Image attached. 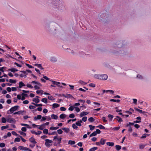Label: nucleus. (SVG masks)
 I'll return each mask as SVG.
<instances>
[{
    "label": "nucleus",
    "mask_w": 151,
    "mask_h": 151,
    "mask_svg": "<svg viewBox=\"0 0 151 151\" xmlns=\"http://www.w3.org/2000/svg\"><path fill=\"white\" fill-rule=\"evenodd\" d=\"M94 77L97 79L105 80H106L107 79L108 77L107 75L106 74H95L94 75Z\"/></svg>",
    "instance_id": "nucleus-1"
},
{
    "label": "nucleus",
    "mask_w": 151,
    "mask_h": 151,
    "mask_svg": "<svg viewBox=\"0 0 151 151\" xmlns=\"http://www.w3.org/2000/svg\"><path fill=\"white\" fill-rule=\"evenodd\" d=\"M19 107V106H15L11 107L10 109L8 110L7 112V113L8 114H10L13 113L14 112L18 110V108Z\"/></svg>",
    "instance_id": "nucleus-2"
},
{
    "label": "nucleus",
    "mask_w": 151,
    "mask_h": 151,
    "mask_svg": "<svg viewBox=\"0 0 151 151\" xmlns=\"http://www.w3.org/2000/svg\"><path fill=\"white\" fill-rule=\"evenodd\" d=\"M45 141V145L48 147H49L51 145L49 143H52L53 142L52 141L48 139H46Z\"/></svg>",
    "instance_id": "nucleus-3"
},
{
    "label": "nucleus",
    "mask_w": 151,
    "mask_h": 151,
    "mask_svg": "<svg viewBox=\"0 0 151 151\" xmlns=\"http://www.w3.org/2000/svg\"><path fill=\"white\" fill-rule=\"evenodd\" d=\"M62 139V138L61 137L58 138L57 136H55L54 137L53 140L55 141H57V140L58 141V144H59L61 143Z\"/></svg>",
    "instance_id": "nucleus-4"
},
{
    "label": "nucleus",
    "mask_w": 151,
    "mask_h": 151,
    "mask_svg": "<svg viewBox=\"0 0 151 151\" xmlns=\"http://www.w3.org/2000/svg\"><path fill=\"white\" fill-rule=\"evenodd\" d=\"M7 122L9 123H15L16 121L13 118H8L7 119Z\"/></svg>",
    "instance_id": "nucleus-5"
},
{
    "label": "nucleus",
    "mask_w": 151,
    "mask_h": 151,
    "mask_svg": "<svg viewBox=\"0 0 151 151\" xmlns=\"http://www.w3.org/2000/svg\"><path fill=\"white\" fill-rule=\"evenodd\" d=\"M108 17V15H107L106 13H104L100 15V17L101 18L103 19H106V18H107Z\"/></svg>",
    "instance_id": "nucleus-6"
},
{
    "label": "nucleus",
    "mask_w": 151,
    "mask_h": 151,
    "mask_svg": "<svg viewBox=\"0 0 151 151\" xmlns=\"http://www.w3.org/2000/svg\"><path fill=\"white\" fill-rule=\"evenodd\" d=\"M29 141L31 143L34 144H35L37 143V142L35 140V138L33 137H32L29 138Z\"/></svg>",
    "instance_id": "nucleus-7"
},
{
    "label": "nucleus",
    "mask_w": 151,
    "mask_h": 151,
    "mask_svg": "<svg viewBox=\"0 0 151 151\" xmlns=\"http://www.w3.org/2000/svg\"><path fill=\"white\" fill-rule=\"evenodd\" d=\"M51 81L52 82V84L54 85H56L59 87H61V86L59 85L60 84V83L59 82L55 81Z\"/></svg>",
    "instance_id": "nucleus-8"
},
{
    "label": "nucleus",
    "mask_w": 151,
    "mask_h": 151,
    "mask_svg": "<svg viewBox=\"0 0 151 151\" xmlns=\"http://www.w3.org/2000/svg\"><path fill=\"white\" fill-rule=\"evenodd\" d=\"M18 148L19 149L21 150H23V151H27V150H28V148L26 147H25L24 146H19L18 147Z\"/></svg>",
    "instance_id": "nucleus-9"
},
{
    "label": "nucleus",
    "mask_w": 151,
    "mask_h": 151,
    "mask_svg": "<svg viewBox=\"0 0 151 151\" xmlns=\"http://www.w3.org/2000/svg\"><path fill=\"white\" fill-rule=\"evenodd\" d=\"M50 60L53 63L57 61V60L55 57H52L50 58Z\"/></svg>",
    "instance_id": "nucleus-10"
},
{
    "label": "nucleus",
    "mask_w": 151,
    "mask_h": 151,
    "mask_svg": "<svg viewBox=\"0 0 151 151\" xmlns=\"http://www.w3.org/2000/svg\"><path fill=\"white\" fill-rule=\"evenodd\" d=\"M52 109H53L55 108H58L60 106V105L58 104L54 103L52 105Z\"/></svg>",
    "instance_id": "nucleus-11"
},
{
    "label": "nucleus",
    "mask_w": 151,
    "mask_h": 151,
    "mask_svg": "<svg viewBox=\"0 0 151 151\" xmlns=\"http://www.w3.org/2000/svg\"><path fill=\"white\" fill-rule=\"evenodd\" d=\"M62 129L64 131V132L66 133H68L70 131V129L68 128L63 127L62 128Z\"/></svg>",
    "instance_id": "nucleus-12"
},
{
    "label": "nucleus",
    "mask_w": 151,
    "mask_h": 151,
    "mask_svg": "<svg viewBox=\"0 0 151 151\" xmlns=\"http://www.w3.org/2000/svg\"><path fill=\"white\" fill-rule=\"evenodd\" d=\"M63 96L65 97V98H71L73 97L70 94H67L66 95H63Z\"/></svg>",
    "instance_id": "nucleus-13"
},
{
    "label": "nucleus",
    "mask_w": 151,
    "mask_h": 151,
    "mask_svg": "<svg viewBox=\"0 0 151 151\" xmlns=\"http://www.w3.org/2000/svg\"><path fill=\"white\" fill-rule=\"evenodd\" d=\"M32 101L35 102L37 104L40 102V100L37 98H34L33 99Z\"/></svg>",
    "instance_id": "nucleus-14"
},
{
    "label": "nucleus",
    "mask_w": 151,
    "mask_h": 151,
    "mask_svg": "<svg viewBox=\"0 0 151 151\" xmlns=\"http://www.w3.org/2000/svg\"><path fill=\"white\" fill-rule=\"evenodd\" d=\"M82 122V121L81 120H80L78 121L77 122H76V125L78 126H81V123Z\"/></svg>",
    "instance_id": "nucleus-15"
},
{
    "label": "nucleus",
    "mask_w": 151,
    "mask_h": 151,
    "mask_svg": "<svg viewBox=\"0 0 151 151\" xmlns=\"http://www.w3.org/2000/svg\"><path fill=\"white\" fill-rule=\"evenodd\" d=\"M88 114V112L85 111H83L80 114V116L82 117L84 115H86Z\"/></svg>",
    "instance_id": "nucleus-16"
},
{
    "label": "nucleus",
    "mask_w": 151,
    "mask_h": 151,
    "mask_svg": "<svg viewBox=\"0 0 151 151\" xmlns=\"http://www.w3.org/2000/svg\"><path fill=\"white\" fill-rule=\"evenodd\" d=\"M42 117V116L40 115H38L37 116H35L34 117V119L36 120L37 119H40Z\"/></svg>",
    "instance_id": "nucleus-17"
},
{
    "label": "nucleus",
    "mask_w": 151,
    "mask_h": 151,
    "mask_svg": "<svg viewBox=\"0 0 151 151\" xmlns=\"http://www.w3.org/2000/svg\"><path fill=\"white\" fill-rule=\"evenodd\" d=\"M25 85L22 81L20 82L19 83V88H21L22 87L25 86Z\"/></svg>",
    "instance_id": "nucleus-18"
},
{
    "label": "nucleus",
    "mask_w": 151,
    "mask_h": 151,
    "mask_svg": "<svg viewBox=\"0 0 151 151\" xmlns=\"http://www.w3.org/2000/svg\"><path fill=\"white\" fill-rule=\"evenodd\" d=\"M8 71H10L12 72H15L18 71V70L15 68H9L8 69Z\"/></svg>",
    "instance_id": "nucleus-19"
},
{
    "label": "nucleus",
    "mask_w": 151,
    "mask_h": 151,
    "mask_svg": "<svg viewBox=\"0 0 151 151\" xmlns=\"http://www.w3.org/2000/svg\"><path fill=\"white\" fill-rule=\"evenodd\" d=\"M51 116L52 119H54L56 120L58 118V116L57 115H55L54 114H52Z\"/></svg>",
    "instance_id": "nucleus-20"
},
{
    "label": "nucleus",
    "mask_w": 151,
    "mask_h": 151,
    "mask_svg": "<svg viewBox=\"0 0 151 151\" xmlns=\"http://www.w3.org/2000/svg\"><path fill=\"white\" fill-rule=\"evenodd\" d=\"M106 144L108 146L111 147L113 146L114 145V142H107Z\"/></svg>",
    "instance_id": "nucleus-21"
},
{
    "label": "nucleus",
    "mask_w": 151,
    "mask_h": 151,
    "mask_svg": "<svg viewBox=\"0 0 151 151\" xmlns=\"http://www.w3.org/2000/svg\"><path fill=\"white\" fill-rule=\"evenodd\" d=\"M106 140L105 139H103V138H101L100 141V142L101 145H104L105 143Z\"/></svg>",
    "instance_id": "nucleus-22"
},
{
    "label": "nucleus",
    "mask_w": 151,
    "mask_h": 151,
    "mask_svg": "<svg viewBox=\"0 0 151 151\" xmlns=\"http://www.w3.org/2000/svg\"><path fill=\"white\" fill-rule=\"evenodd\" d=\"M116 118L119 119H116V118H115L114 119V120L116 119V120H117V121H118V122H122L123 121L122 119L119 116H116Z\"/></svg>",
    "instance_id": "nucleus-23"
},
{
    "label": "nucleus",
    "mask_w": 151,
    "mask_h": 151,
    "mask_svg": "<svg viewBox=\"0 0 151 151\" xmlns=\"http://www.w3.org/2000/svg\"><path fill=\"white\" fill-rule=\"evenodd\" d=\"M66 117V115L64 114H62L60 116V118L61 119H63Z\"/></svg>",
    "instance_id": "nucleus-24"
},
{
    "label": "nucleus",
    "mask_w": 151,
    "mask_h": 151,
    "mask_svg": "<svg viewBox=\"0 0 151 151\" xmlns=\"http://www.w3.org/2000/svg\"><path fill=\"white\" fill-rule=\"evenodd\" d=\"M123 42L122 43L121 42H120L119 43V42H117V45H120V46H118V47H123V45H124L123 44Z\"/></svg>",
    "instance_id": "nucleus-25"
},
{
    "label": "nucleus",
    "mask_w": 151,
    "mask_h": 151,
    "mask_svg": "<svg viewBox=\"0 0 151 151\" xmlns=\"http://www.w3.org/2000/svg\"><path fill=\"white\" fill-rule=\"evenodd\" d=\"M31 83H35V84H37V85L38 86H41V84L40 83L38 82L37 81H32L31 82Z\"/></svg>",
    "instance_id": "nucleus-26"
},
{
    "label": "nucleus",
    "mask_w": 151,
    "mask_h": 151,
    "mask_svg": "<svg viewBox=\"0 0 151 151\" xmlns=\"http://www.w3.org/2000/svg\"><path fill=\"white\" fill-rule=\"evenodd\" d=\"M98 127L100 129H105V128L101 124L99 125L98 126L96 127Z\"/></svg>",
    "instance_id": "nucleus-27"
},
{
    "label": "nucleus",
    "mask_w": 151,
    "mask_h": 151,
    "mask_svg": "<svg viewBox=\"0 0 151 151\" xmlns=\"http://www.w3.org/2000/svg\"><path fill=\"white\" fill-rule=\"evenodd\" d=\"M115 147L116 150L117 151H119L120 149H121L122 147L120 145H116Z\"/></svg>",
    "instance_id": "nucleus-28"
},
{
    "label": "nucleus",
    "mask_w": 151,
    "mask_h": 151,
    "mask_svg": "<svg viewBox=\"0 0 151 151\" xmlns=\"http://www.w3.org/2000/svg\"><path fill=\"white\" fill-rule=\"evenodd\" d=\"M48 98L49 100L51 101H54L55 100V99L54 98V97L52 96H48Z\"/></svg>",
    "instance_id": "nucleus-29"
},
{
    "label": "nucleus",
    "mask_w": 151,
    "mask_h": 151,
    "mask_svg": "<svg viewBox=\"0 0 151 151\" xmlns=\"http://www.w3.org/2000/svg\"><path fill=\"white\" fill-rule=\"evenodd\" d=\"M68 144L70 145H74L75 144V142L74 141L69 140L68 142Z\"/></svg>",
    "instance_id": "nucleus-30"
},
{
    "label": "nucleus",
    "mask_w": 151,
    "mask_h": 151,
    "mask_svg": "<svg viewBox=\"0 0 151 151\" xmlns=\"http://www.w3.org/2000/svg\"><path fill=\"white\" fill-rule=\"evenodd\" d=\"M98 149V147H93L89 150V151H95Z\"/></svg>",
    "instance_id": "nucleus-31"
},
{
    "label": "nucleus",
    "mask_w": 151,
    "mask_h": 151,
    "mask_svg": "<svg viewBox=\"0 0 151 151\" xmlns=\"http://www.w3.org/2000/svg\"><path fill=\"white\" fill-rule=\"evenodd\" d=\"M59 128V127H50V129L51 130H55L58 129Z\"/></svg>",
    "instance_id": "nucleus-32"
},
{
    "label": "nucleus",
    "mask_w": 151,
    "mask_h": 151,
    "mask_svg": "<svg viewBox=\"0 0 151 151\" xmlns=\"http://www.w3.org/2000/svg\"><path fill=\"white\" fill-rule=\"evenodd\" d=\"M37 110L39 111H41L42 110V107H38L37 108V109H35V110H34L33 111V112H35L36 111H37Z\"/></svg>",
    "instance_id": "nucleus-33"
},
{
    "label": "nucleus",
    "mask_w": 151,
    "mask_h": 151,
    "mask_svg": "<svg viewBox=\"0 0 151 151\" xmlns=\"http://www.w3.org/2000/svg\"><path fill=\"white\" fill-rule=\"evenodd\" d=\"M43 133L45 134H48V130L47 129H44L43 130Z\"/></svg>",
    "instance_id": "nucleus-34"
},
{
    "label": "nucleus",
    "mask_w": 151,
    "mask_h": 151,
    "mask_svg": "<svg viewBox=\"0 0 151 151\" xmlns=\"http://www.w3.org/2000/svg\"><path fill=\"white\" fill-rule=\"evenodd\" d=\"M89 127L90 128V130L91 131L93 130L95 128V126H93L91 125H89Z\"/></svg>",
    "instance_id": "nucleus-35"
},
{
    "label": "nucleus",
    "mask_w": 151,
    "mask_h": 151,
    "mask_svg": "<svg viewBox=\"0 0 151 151\" xmlns=\"http://www.w3.org/2000/svg\"><path fill=\"white\" fill-rule=\"evenodd\" d=\"M41 101L45 104L47 103V99L45 98H43L41 100Z\"/></svg>",
    "instance_id": "nucleus-36"
},
{
    "label": "nucleus",
    "mask_w": 151,
    "mask_h": 151,
    "mask_svg": "<svg viewBox=\"0 0 151 151\" xmlns=\"http://www.w3.org/2000/svg\"><path fill=\"white\" fill-rule=\"evenodd\" d=\"M97 133L96 132V131H94L90 135V137H91L93 136H96L97 135Z\"/></svg>",
    "instance_id": "nucleus-37"
},
{
    "label": "nucleus",
    "mask_w": 151,
    "mask_h": 151,
    "mask_svg": "<svg viewBox=\"0 0 151 151\" xmlns=\"http://www.w3.org/2000/svg\"><path fill=\"white\" fill-rule=\"evenodd\" d=\"M10 83H16V81L15 80H13L12 79H10L9 81Z\"/></svg>",
    "instance_id": "nucleus-38"
},
{
    "label": "nucleus",
    "mask_w": 151,
    "mask_h": 151,
    "mask_svg": "<svg viewBox=\"0 0 151 151\" xmlns=\"http://www.w3.org/2000/svg\"><path fill=\"white\" fill-rule=\"evenodd\" d=\"M45 126V124H43L38 127V129L40 130H42L44 129V126Z\"/></svg>",
    "instance_id": "nucleus-39"
},
{
    "label": "nucleus",
    "mask_w": 151,
    "mask_h": 151,
    "mask_svg": "<svg viewBox=\"0 0 151 151\" xmlns=\"http://www.w3.org/2000/svg\"><path fill=\"white\" fill-rule=\"evenodd\" d=\"M88 121L90 122H93L94 121V119L92 117H90L88 119Z\"/></svg>",
    "instance_id": "nucleus-40"
},
{
    "label": "nucleus",
    "mask_w": 151,
    "mask_h": 151,
    "mask_svg": "<svg viewBox=\"0 0 151 151\" xmlns=\"http://www.w3.org/2000/svg\"><path fill=\"white\" fill-rule=\"evenodd\" d=\"M72 127L74 129H77L78 128V127L76 125V124H73L72 125Z\"/></svg>",
    "instance_id": "nucleus-41"
},
{
    "label": "nucleus",
    "mask_w": 151,
    "mask_h": 151,
    "mask_svg": "<svg viewBox=\"0 0 151 151\" xmlns=\"http://www.w3.org/2000/svg\"><path fill=\"white\" fill-rule=\"evenodd\" d=\"M62 129H60L57 130V132L59 134H61L63 133V132L62 131Z\"/></svg>",
    "instance_id": "nucleus-42"
},
{
    "label": "nucleus",
    "mask_w": 151,
    "mask_h": 151,
    "mask_svg": "<svg viewBox=\"0 0 151 151\" xmlns=\"http://www.w3.org/2000/svg\"><path fill=\"white\" fill-rule=\"evenodd\" d=\"M9 127V126L8 125H6V126H2L1 127V129L2 130H4L5 129H7Z\"/></svg>",
    "instance_id": "nucleus-43"
},
{
    "label": "nucleus",
    "mask_w": 151,
    "mask_h": 151,
    "mask_svg": "<svg viewBox=\"0 0 151 151\" xmlns=\"http://www.w3.org/2000/svg\"><path fill=\"white\" fill-rule=\"evenodd\" d=\"M109 92L112 94H113L114 93V91L112 90H106V93H108Z\"/></svg>",
    "instance_id": "nucleus-44"
},
{
    "label": "nucleus",
    "mask_w": 151,
    "mask_h": 151,
    "mask_svg": "<svg viewBox=\"0 0 151 151\" xmlns=\"http://www.w3.org/2000/svg\"><path fill=\"white\" fill-rule=\"evenodd\" d=\"M7 120L6 118L4 117H3L1 119V122L3 123H5L6 122Z\"/></svg>",
    "instance_id": "nucleus-45"
},
{
    "label": "nucleus",
    "mask_w": 151,
    "mask_h": 151,
    "mask_svg": "<svg viewBox=\"0 0 151 151\" xmlns=\"http://www.w3.org/2000/svg\"><path fill=\"white\" fill-rule=\"evenodd\" d=\"M20 141V139L19 138L17 137L15 139L14 142H19Z\"/></svg>",
    "instance_id": "nucleus-46"
},
{
    "label": "nucleus",
    "mask_w": 151,
    "mask_h": 151,
    "mask_svg": "<svg viewBox=\"0 0 151 151\" xmlns=\"http://www.w3.org/2000/svg\"><path fill=\"white\" fill-rule=\"evenodd\" d=\"M55 134H57V133L56 132H49L48 133V134L49 135H54Z\"/></svg>",
    "instance_id": "nucleus-47"
},
{
    "label": "nucleus",
    "mask_w": 151,
    "mask_h": 151,
    "mask_svg": "<svg viewBox=\"0 0 151 151\" xmlns=\"http://www.w3.org/2000/svg\"><path fill=\"white\" fill-rule=\"evenodd\" d=\"M110 101H113V102H119L120 101V100L119 99H117L116 100H115L114 99H111L110 100Z\"/></svg>",
    "instance_id": "nucleus-48"
},
{
    "label": "nucleus",
    "mask_w": 151,
    "mask_h": 151,
    "mask_svg": "<svg viewBox=\"0 0 151 151\" xmlns=\"http://www.w3.org/2000/svg\"><path fill=\"white\" fill-rule=\"evenodd\" d=\"M79 83H80L81 84L83 85H85L86 84V83L85 82L81 80H80L79 81Z\"/></svg>",
    "instance_id": "nucleus-49"
},
{
    "label": "nucleus",
    "mask_w": 151,
    "mask_h": 151,
    "mask_svg": "<svg viewBox=\"0 0 151 151\" xmlns=\"http://www.w3.org/2000/svg\"><path fill=\"white\" fill-rule=\"evenodd\" d=\"M19 132L21 135H23L24 136H25L26 135V134L24 132L22 131H19Z\"/></svg>",
    "instance_id": "nucleus-50"
},
{
    "label": "nucleus",
    "mask_w": 151,
    "mask_h": 151,
    "mask_svg": "<svg viewBox=\"0 0 151 151\" xmlns=\"http://www.w3.org/2000/svg\"><path fill=\"white\" fill-rule=\"evenodd\" d=\"M120 128V127H118L113 128V129L114 131H117Z\"/></svg>",
    "instance_id": "nucleus-51"
},
{
    "label": "nucleus",
    "mask_w": 151,
    "mask_h": 151,
    "mask_svg": "<svg viewBox=\"0 0 151 151\" xmlns=\"http://www.w3.org/2000/svg\"><path fill=\"white\" fill-rule=\"evenodd\" d=\"M108 117L110 118V121H112V119L113 118L114 116L112 115L109 114L108 115Z\"/></svg>",
    "instance_id": "nucleus-52"
},
{
    "label": "nucleus",
    "mask_w": 151,
    "mask_h": 151,
    "mask_svg": "<svg viewBox=\"0 0 151 151\" xmlns=\"http://www.w3.org/2000/svg\"><path fill=\"white\" fill-rule=\"evenodd\" d=\"M82 122L83 121L84 122H85L87 119V117L86 116H84L83 117L82 119Z\"/></svg>",
    "instance_id": "nucleus-53"
},
{
    "label": "nucleus",
    "mask_w": 151,
    "mask_h": 151,
    "mask_svg": "<svg viewBox=\"0 0 151 151\" xmlns=\"http://www.w3.org/2000/svg\"><path fill=\"white\" fill-rule=\"evenodd\" d=\"M19 136V137L20 138H21V139L22 140L23 142H26V140H25L22 137V136H20V135H19V136Z\"/></svg>",
    "instance_id": "nucleus-54"
},
{
    "label": "nucleus",
    "mask_w": 151,
    "mask_h": 151,
    "mask_svg": "<svg viewBox=\"0 0 151 151\" xmlns=\"http://www.w3.org/2000/svg\"><path fill=\"white\" fill-rule=\"evenodd\" d=\"M146 145V144L145 145H139V148L140 149H143Z\"/></svg>",
    "instance_id": "nucleus-55"
},
{
    "label": "nucleus",
    "mask_w": 151,
    "mask_h": 151,
    "mask_svg": "<svg viewBox=\"0 0 151 151\" xmlns=\"http://www.w3.org/2000/svg\"><path fill=\"white\" fill-rule=\"evenodd\" d=\"M134 109L137 111L139 112V113H142V110H141L137 108H136V107L134 108Z\"/></svg>",
    "instance_id": "nucleus-56"
},
{
    "label": "nucleus",
    "mask_w": 151,
    "mask_h": 151,
    "mask_svg": "<svg viewBox=\"0 0 151 151\" xmlns=\"http://www.w3.org/2000/svg\"><path fill=\"white\" fill-rule=\"evenodd\" d=\"M69 117L70 118H73L75 117V115L73 113L69 115Z\"/></svg>",
    "instance_id": "nucleus-57"
},
{
    "label": "nucleus",
    "mask_w": 151,
    "mask_h": 151,
    "mask_svg": "<svg viewBox=\"0 0 151 151\" xmlns=\"http://www.w3.org/2000/svg\"><path fill=\"white\" fill-rule=\"evenodd\" d=\"M89 86L91 87H95L96 86V85L95 84L93 83H91L89 84Z\"/></svg>",
    "instance_id": "nucleus-58"
},
{
    "label": "nucleus",
    "mask_w": 151,
    "mask_h": 151,
    "mask_svg": "<svg viewBox=\"0 0 151 151\" xmlns=\"http://www.w3.org/2000/svg\"><path fill=\"white\" fill-rule=\"evenodd\" d=\"M19 76L21 78L24 77V78H26L27 77L26 75L23 74H21Z\"/></svg>",
    "instance_id": "nucleus-59"
},
{
    "label": "nucleus",
    "mask_w": 151,
    "mask_h": 151,
    "mask_svg": "<svg viewBox=\"0 0 151 151\" xmlns=\"http://www.w3.org/2000/svg\"><path fill=\"white\" fill-rule=\"evenodd\" d=\"M14 64L15 65H16L17 66L19 67H22V65H21L19 64L16 62L14 63Z\"/></svg>",
    "instance_id": "nucleus-60"
},
{
    "label": "nucleus",
    "mask_w": 151,
    "mask_h": 151,
    "mask_svg": "<svg viewBox=\"0 0 151 151\" xmlns=\"http://www.w3.org/2000/svg\"><path fill=\"white\" fill-rule=\"evenodd\" d=\"M5 144L4 143H1L0 144V147H3L5 146Z\"/></svg>",
    "instance_id": "nucleus-61"
},
{
    "label": "nucleus",
    "mask_w": 151,
    "mask_h": 151,
    "mask_svg": "<svg viewBox=\"0 0 151 151\" xmlns=\"http://www.w3.org/2000/svg\"><path fill=\"white\" fill-rule=\"evenodd\" d=\"M102 119L103 120V122H105L106 123H107V121L106 120V118L105 117H103L102 118Z\"/></svg>",
    "instance_id": "nucleus-62"
},
{
    "label": "nucleus",
    "mask_w": 151,
    "mask_h": 151,
    "mask_svg": "<svg viewBox=\"0 0 151 151\" xmlns=\"http://www.w3.org/2000/svg\"><path fill=\"white\" fill-rule=\"evenodd\" d=\"M75 111H76L77 112H79L80 111V110L79 108L78 107H75Z\"/></svg>",
    "instance_id": "nucleus-63"
},
{
    "label": "nucleus",
    "mask_w": 151,
    "mask_h": 151,
    "mask_svg": "<svg viewBox=\"0 0 151 151\" xmlns=\"http://www.w3.org/2000/svg\"><path fill=\"white\" fill-rule=\"evenodd\" d=\"M21 130L22 132H26L27 131V129L25 127H22L21 129Z\"/></svg>",
    "instance_id": "nucleus-64"
}]
</instances>
